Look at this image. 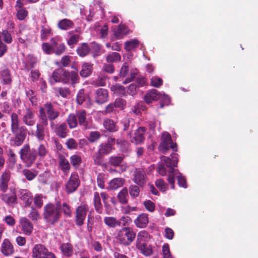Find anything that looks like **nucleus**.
<instances>
[{"mask_svg":"<svg viewBox=\"0 0 258 258\" xmlns=\"http://www.w3.org/2000/svg\"><path fill=\"white\" fill-rule=\"evenodd\" d=\"M17 11V18L19 20H23L28 15V12L24 9L16 10Z\"/></svg>","mask_w":258,"mask_h":258,"instance_id":"obj_56","label":"nucleus"},{"mask_svg":"<svg viewBox=\"0 0 258 258\" xmlns=\"http://www.w3.org/2000/svg\"><path fill=\"white\" fill-rule=\"evenodd\" d=\"M88 207L85 204H81L76 210V222L78 225H82L85 219Z\"/></svg>","mask_w":258,"mask_h":258,"instance_id":"obj_9","label":"nucleus"},{"mask_svg":"<svg viewBox=\"0 0 258 258\" xmlns=\"http://www.w3.org/2000/svg\"><path fill=\"white\" fill-rule=\"evenodd\" d=\"M70 162L75 168L78 167L81 162V157L78 155H73L70 157Z\"/></svg>","mask_w":258,"mask_h":258,"instance_id":"obj_52","label":"nucleus"},{"mask_svg":"<svg viewBox=\"0 0 258 258\" xmlns=\"http://www.w3.org/2000/svg\"><path fill=\"white\" fill-rule=\"evenodd\" d=\"M22 120L26 125L33 126L36 122L34 111L30 108H26L22 115Z\"/></svg>","mask_w":258,"mask_h":258,"instance_id":"obj_10","label":"nucleus"},{"mask_svg":"<svg viewBox=\"0 0 258 258\" xmlns=\"http://www.w3.org/2000/svg\"><path fill=\"white\" fill-rule=\"evenodd\" d=\"M121 59L120 55L117 52H111L106 57V61L108 62H114L119 61Z\"/></svg>","mask_w":258,"mask_h":258,"instance_id":"obj_50","label":"nucleus"},{"mask_svg":"<svg viewBox=\"0 0 258 258\" xmlns=\"http://www.w3.org/2000/svg\"><path fill=\"white\" fill-rule=\"evenodd\" d=\"M40 122L37 124H40L42 126H46L48 125V117L46 115L44 109L41 107L39 109V116Z\"/></svg>","mask_w":258,"mask_h":258,"instance_id":"obj_42","label":"nucleus"},{"mask_svg":"<svg viewBox=\"0 0 258 258\" xmlns=\"http://www.w3.org/2000/svg\"><path fill=\"white\" fill-rule=\"evenodd\" d=\"M160 93L155 89L149 91L144 97L145 101L147 104L151 103L154 101L160 99Z\"/></svg>","mask_w":258,"mask_h":258,"instance_id":"obj_25","label":"nucleus"},{"mask_svg":"<svg viewBox=\"0 0 258 258\" xmlns=\"http://www.w3.org/2000/svg\"><path fill=\"white\" fill-rule=\"evenodd\" d=\"M11 177V172L9 170L4 171L0 177V191L5 192L8 188V183Z\"/></svg>","mask_w":258,"mask_h":258,"instance_id":"obj_17","label":"nucleus"},{"mask_svg":"<svg viewBox=\"0 0 258 258\" xmlns=\"http://www.w3.org/2000/svg\"><path fill=\"white\" fill-rule=\"evenodd\" d=\"M139 42L137 39H134L128 41L124 43V48L127 51L132 50L139 46Z\"/></svg>","mask_w":258,"mask_h":258,"instance_id":"obj_43","label":"nucleus"},{"mask_svg":"<svg viewBox=\"0 0 258 258\" xmlns=\"http://www.w3.org/2000/svg\"><path fill=\"white\" fill-rule=\"evenodd\" d=\"M128 190L123 188L118 194L117 198L120 203L126 204L127 203Z\"/></svg>","mask_w":258,"mask_h":258,"instance_id":"obj_40","label":"nucleus"},{"mask_svg":"<svg viewBox=\"0 0 258 258\" xmlns=\"http://www.w3.org/2000/svg\"><path fill=\"white\" fill-rule=\"evenodd\" d=\"M43 108L45 113L46 112L48 118L50 120H54L59 116V112L55 110L50 103H46Z\"/></svg>","mask_w":258,"mask_h":258,"instance_id":"obj_22","label":"nucleus"},{"mask_svg":"<svg viewBox=\"0 0 258 258\" xmlns=\"http://www.w3.org/2000/svg\"><path fill=\"white\" fill-rule=\"evenodd\" d=\"M51 128L54 130L55 132L59 137L61 138H65L67 136V125L64 123H62L57 127L55 126L53 122L50 123Z\"/></svg>","mask_w":258,"mask_h":258,"instance_id":"obj_24","label":"nucleus"},{"mask_svg":"<svg viewBox=\"0 0 258 258\" xmlns=\"http://www.w3.org/2000/svg\"><path fill=\"white\" fill-rule=\"evenodd\" d=\"M92 72V65L88 62H84L80 71V75L83 77L89 76Z\"/></svg>","mask_w":258,"mask_h":258,"instance_id":"obj_32","label":"nucleus"},{"mask_svg":"<svg viewBox=\"0 0 258 258\" xmlns=\"http://www.w3.org/2000/svg\"><path fill=\"white\" fill-rule=\"evenodd\" d=\"M115 144V139L109 138L106 143H103L100 144L98 150L100 153L103 155H107L109 154L113 149V146Z\"/></svg>","mask_w":258,"mask_h":258,"instance_id":"obj_16","label":"nucleus"},{"mask_svg":"<svg viewBox=\"0 0 258 258\" xmlns=\"http://www.w3.org/2000/svg\"><path fill=\"white\" fill-rule=\"evenodd\" d=\"M67 122L71 128L76 127L78 125L76 115L70 114L67 118Z\"/></svg>","mask_w":258,"mask_h":258,"instance_id":"obj_49","label":"nucleus"},{"mask_svg":"<svg viewBox=\"0 0 258 258\" xmlns=\"http://www.w3.org/2000/svg\"><path fill=\"white\" fill-rule=\"evenodd\" d=\"M146 129L145 127H139L135 132L133 136H131V142L135 144H141L145 140L144 135Z\"/></svg>","mask_w":258,"mask_h":258,"instance_id":"obj_11","label":"nucleus"},{"mask_svg":"<svg viewBox=\"0 0 258 258\" xmlns=\"http://www.w3.org/2000/svg\"><path fill=\"white\" fill-rule=\"evenodd\" d=\"M94 204L96 210L99 213L102 212V205L99 193L96 192L94 195Z\"/></svg>","mask_w":258,"mask_h":258,"instance_id":"obj_48","label":"nucleus"},{"mask_svg":"<svg viewBox=\"0 0 258 258\" xmlns=\"http://www.w3.org/2000/svg\"><path fill=\"white\" fill-rule=\"evenodd\" d=\"M150 238L148 233L145 231H140L137 235V247L142 249L144 247L143 244L146 243Z\"/></svg>","mask_w":258,"mask_h":258,"instance_id":"obj_20","label":"nucleus"},{"mask_svg":"<svg viewBox=\"0 0 258 258\" xmlns=\"http://www.w3.org/2000/svg\"><path fill=\"white\" fill-rule=\"evenodd\" d=\"M23 174L28 180H32L37 175V172L35 170L25 169L23 170Z\"/></svg>","mask_w":258,"mask_h":258,"instance_id":"obj_53","label":"nucleus"},{"mask_svg":"<svg viewBox=\"0 0 258 258\" xmlns=\"http://www.w3.org/2000/svg\"><path fill=\"white\" fill-rule=\"evenodd\" d=\"M1 76L3 79V82L5 84H10L12 82V78L8 69H5L2 71Z\"/></svg>","mask_w":258,"mask_h":258,"instance_id":"obj_44","label":"nucleus"},{"mask_svg":"<svg viewBox=\"0 0 258 258\" xmlns=\"http://www.w3.org/2000/svg\"><path fill=\"white\" fill-rule=\"evenodd\" d=\"M59 206L61 207L60 202H57L55 205L48 204L44 207L43 215L47 222L54 224L58 220L60 216Z\"/></svg>","mask_w":258,"mask_h":258,"instance_id":"obj_3","label":"nucleus"},{"mask_svg":"<svg viewBox=\"0 0 258 258\" xmlns=\"http://www.w3.org/2000/svg\"><path fill=\"white\" fill-rule=\"evenodd\" d=\"M159 100H160L161 101V108H163L165 105H169L170 102V99L169 97L164 93H160V99Z\"/></svg>","mask_w":258,"mask_h":258,"instance_id":"obj_51","label":"nucleus"},{"mask_svg":"<svg viewBox=\"0 0 258 258\" xmlns=\"http://www.w3.org/2000/svg\"><path fill=\"white\" fill-rule=\"evenodd\" d=\"M152 86L158 88L162 84V80L158 77H153L151 79Z\"/></svg>","mask_w":258,"mask_h":258,"instance_id":"obj_62","label":"nucleus"},{"mask_svg":"<svg viewBox=\"0 0 258 258\" xmlns=\"http://www.w3.org/2000/svg\"><path fill=\"white\" fill-rule=\"evenodd\" d=\"M19 198L25 204L26 207L30 206L33 201L31 192L27 189H22L19 191Z\"/></svg>","mask_w":258,"mask_h":258,"instance_id":"obj_18","label":"nucleus"},{"mask_svg":"<svg viewBox=\"0 0 258 258\" xmlns=\"http://www.w3.org/2000/svg\"><path fill=\"white\" fill-rule=\"evenodd\" d=\"M66 144L67 146V148L70 150L77 149L78 147L77 143L73 138H70L68 139Z\"/></svg>","mask_w":258,"mask_h":258,"instance_id":"obj_64","label":"nucleus"},{"mask_svg":"<svg viewBox=\"0 0 258 258\" xmlns=\"http://www.w3.org/2000/svg\"><path fill=\"white\" fill-rule=\"evenodd\" d=\"M60 205L61 207L59 206L58 208L59 211L60 212V210H61L65 215L70 216L71 214L70 207L65 203H63L62 204L60 203Z\"/></svg>","mask_w":258,"mask_h":258,"instance_id":"obj_59","label":"nucleus"},{"mask_svg":"<svg viewBox=\"0 0 258 258\" xmlns=\"http://www.w3.org/2000/svg\"><path fill=\"white\" fill-rule=\"evenodd\" d=\"M130 30L128 28L124 25H120L118 28L113 31L114 36L117 39H122L124 36L128 34Z\"/></svg>","mask_w":258,"mask_h":258,"instance_id":"obj_26","label":"nucleus"},{"mask_svg":"<svg viewBox=\"0 0 258 258\" xmlns=\"http://www.w3.org/2000/svg\"><path fill=\"white\" fill-rule=\"evenodd\" d=\"M26 130L25 127L21 126L20 129L17 130L15 133H12L15 135V137L11 139V144L15 146L22 145L26 137Z\"/></svg>","mask_w":258,"mask_h":258,"instance_id":"obj_8","label":"nucleus"},{"mask_svg":"<svg viewBox=\"0 0 258 258\" xmlns=\"http://www.w3.org/2000/svg\"><path fill=\"white\" fill-rule=\"evenodd\" d=\"M104 222L106 225L111 228L115 227L119 224L118 220L113 217H107L104 218Z\"/></svg>","mask_w":258,"mask_h":258,"instance_id":"obj_47","label":"nucleus"},{"mask_svg":"<svg viewBox=\"0 0 258 258\" xmlns=\"http://www.w3.org/2000/svg\"><path fill=\"white\" fill-rule=\"evenodd\" d=\"M44 126L40 124H37L36 131L35 135L39 141H42L44 138Z\"/></svg>","mask_w":258,"mask_h":258,"instance_id":"obj_46","label":"nucleus"},{"mask_svg":"<svg viewBox=\"0 0 258 258\" xmlns=\"http://www.w3.org/2000/svg\"><path fill=\"white\" fill-rule=\"evenodd\" d=\"M89 51L90 48L88 44L85 43L79 46L77 49V54L81 57L87 55Z\"/></svg>","mask_w":258,"mask_h":258,"instance_id":"obj_39","label":"nucleus"},{"mask_svg":"<svg viewBox=\"0 0 258 258\" xmlns=\"http://www.w3.org/2000/svg\"><path fill=\"white\" fill-rule=\"evenodd\" d=\"M32 256V258H56L54 253L41 244H37L34 246Z\"/></svg>","mask_w":258,"mask_h":258,"instance_id":"obj_5","label":"nucleus"},{"mask_svg":"<svg viewBox=\"0 0 258 258\" xmlns=\"http://www.w3.org/2000/svg\"><path fill=\"white\" fill-rule=\"evenodd\" d=\"M48 153L46 146L44 144H40L37 148L38 155L40 157H44Z\"/></svg>","mask_w":258,"mask_h":258,"instance_id":"obj_60","label":"nucleus"},{"mask_svg":"<svg viewBox=\"0 0 258 258\" xmlns=\"http://www.w3.org/2000/svg\"><path fill=\"white\" fill-rule=\"evenodd\" d=\"M34 203L36 207L41 208L43 204V196L39 194L36 195L34 199Z\"/></svg>","mask_w":258,"mask_h":258,"instance_id":"obj_61","label":"nucleus"},{"mask_svg":"<svg viewBox=\"0 0 258 258\" xmlns=\"http://www.w3.org/2000/svg\"><path fill=\"white\" fill-rule=\"evenodd\" d=\"M124 156L123 155H113L108 159V164L113 167H117L122 162Z\"/></svg>","mask_w":258,"mask_h":258,"instance_id":"obj_30","label":"nucleus"},{"mask_svg":"<svg viewBox=\"0 0 258 258\" xmlns=\"http://www.w3.org/2000/svg\"><path fill=\"white\" fill-rule=\"evenodd\" d=\"M21 160L29 167L32 165L36 159L37 153L35 149H30L29 144L24 145L19 152Z\"/></svg>","mask_w":258,"mask_h":258,"instance_id":"obj_2","label":"nucleus"},{"mask_svg":"<svg viewBox=\"0 0 258 258\" xmlns=\"http://www.w3.org/2000/svg\"><path fill=\"white\" fill-rule=\"evenodd\" d=\"M76 116L78 118L79 124L82 126L84 129L90 128L91 127V124L86 118V112L84 110H79L76 112Z\"/></svg>","mask_w":258,"mask_h":258,"instance_id":"obj_13","label":"nucleus"},{"mask_svg":"<svg viewBox=\"0 0 258 258\" xmlns=\"http://www.w3.org/2000/svg\"><path fill=\"white\" fill-rule=\"evenodd\" d=\"M73 26V23L72 21L64 19L60 21L58 23V27L62 30H67L72 28Z\"/></svg>","mask_w":258,"mask_h":258,"instance_id":"obj_41","label":"nucleus"},{"mask_svg":"<svg viewBox=\"0 0 258 258\" xmlns=\"http://www.w3.org/2000/svg\"><path fill=\"white\" fill-rule=\"evenodd\" d=\"M1 252L5 256H9L14 252V248L12 243L8 239L3 241L0 248Z\"/></svg>","mask_w":258,"mask_h":258,"instance_id":"obj_14","label":"nucleus"},{"mask_svg":"<svg viewBox=\"0 0 258 258\" xmlns=\"http://www.w3.org/2000/svg\"><path fill=\"white\" fill-rule=\"evenodd\" d=\"M129 192L132 197L136 198L139 195L140 189L138 186L132 185L129 187Z\"/></svg>","mask_w":258,"mask_h":258,"instance_id":"obj_58","label":"nucleus"},{"mask_svg":"<svg viewBox=\"0 0 258 258\" xmlns=\"http://www.w3.org/2000/svg\"><path fill=\"white\" fill-rule=\"evenodd\" d=\"M136 233L130 228H123L119 231L116 238L123 245H129L134 240Z\"/></svg>","mask_w":258,"mask_h":258,"instance_id":"obj_4","label":"nucleus"},{"mask_svg":"<svg viewBox=\"0 0 258 258\" xmlns=\"http://www.w3.org/2000/svg\"><path fill=\"white\" fill-rule=\"evenodd\" d=\"M144 248L142 249L141 248H138L140 251L146 256L151 255L153 253L152 248L151 245H148L147 243L143 244Z\"/></svg>","mask_w":258,"mask_h":258,"instance_id":"obj_54","label":"nucleus"},{"mask_svg":"<svg viewBox=\"0 0 258 258\" xmlns=\"http://www.w3.org/2000/svg\"><path fill=\"white\" fill-rule=\"evenodd\" d=\"M171 158L172 161H171V159L166 156H163L161 157L162 161H164L166 165V167L169 168L170 171H172L173 167L176 166L178 162V157L177 154L176 153H173L171 154Z\"/></svg>","mask_w":258,"mask_h":258,"instance_id":"obj_21","label":"nucleus"},{"mask_svg":"<svg viewBox=\"0 0 258 258\" xmlns=\"http://www.w3.org/2000/svg\"><path fill=\"white\" fill-rule=\"evenodd\" d=\"M172 149L174 151H177V145L172 141L171 136L167 132H164L162 135V142L159 145V150L163 153Z\"/></svg>","mask_w":258,"mask_h":258,"instance_id":"obj_6","label":"nucleus"},{"mask_svg":"<svg viewBox=\"0 0 258 258\" xmlns=\"http://www.w3.org/2000/svg\"><path fill=\"white\" fill-rule=\"evenodd\" d=\"M95 29L99 32L102 38L105 37L108 34V27L106 25L101 26L98 24H96L95 25Z\"/></svg>","mask_w":258,"mask_h":258,"instance_id":"obj_45","label":"nucleus"},{"mask_svg":"<svg viewBox=\"0 0 258 258\" xmlns=\"http://www.w3.org/2000/svg\"><path fill=\"white\" fill-rule=\"evenodd\" d=\"M162 253L164 258H174L171 254L169 246L167 243H165L163 245Z\"/></svg>","mask_w":258,"mask_h":258,"instance_id":"obj_57","label":"nucleus"},{"mask_svg":"<svg viewBox=\"0 0 258 258\" xmlns=\"http://www.w3.org/2000/svg\"><path fill=\"white\" fill-rule=\"evenodd\" d=\"M108 92L102 88L98 89L96 92V101L98 104H102L108 99Z\"/></svg>","mask_w":258,"mask_h":258,"instance_id":"obj_23","label":"nucleus"},{"mask_svg":"<svg viewBox=\"0 0 258 258\" xmlns=\"http://www.w3.org/2000/svg\"><path fill=\"white\" fill-rule=\"evenodd\" d=\"M59 166L65 174H67L70 170V164L69 161L63 156L59 157Z\"/></svg>","mask_w":258,"mask_h":258,"instance_id":"obj_29","label":"nucleus"},{"mask_svg":"<svg viewBox=\"0 0 258 258\" xmlns=\"http://www.w3.org/2000/svg\"><path fill=\"white\" fill-rule=\"evenodd\" d=\"M133 180L139 186H142L144 185L146 182V174L142 168L136 169L134 172Z\"/></svg>","mask_w":258,"mask_h":258,"instance_id":"obj_15","label":"nucleus"},{"mask_svg":"<svg viewBox=\"0 0 258 258\" xmlns=\"http://www.w3.org/2000/svg\"><path fill=\"white\" fill-rule=\"evenodd\" d=\"M3 41L8 44H10L13 41V38L11 34L7 30H3L2 32H0V40Z\"/></svg>","mask_w":258,"mask_h":258,"instance_id":"obj_38","label":"nucleus"},{"mask_svg":"<svg viewBox=\"0 0 258 258\" xmlns=\"http://www.w3.org/2000/svg\"><path fill=\"white\" fill-rule=\"evenodd\" d=\"M52 35L51 30L49 26L44 25L41 27V39L42 40H46L48 37Z\"/></svg>","mask_w":258,"mask_h":258,"instance_id":"obj_37","label":"nucleus"},{"mask_svg":"<svg viewBox=\"0 0 258 258\" xmlns=\"http://www.w3.org/2000/svg\"><path fill=\"white\" fill-rule=\"evenodd\" d=\"M103 125L105 128L109 132H115L117 130L115 123L110 119L104 120Z\"/></svg>","mask_w":258,"mask_h":258,"instance_id":"obj_34","label":"nucleus"},{"mask_svg":"<svg viewBox=\"0 0 258 258\" xmlns=\"http://www.w3.org/2000/svg\"><path fill=\"white\" fill-rule=\"evenodd\" d=\"M114 105L115 107L119 108L122 110L125 107L126 101L121 98L116 99L114 101Z\"/></svg>","mask_w":258,"mask_h":258,"instance_id":"obj_63","label":"nucleus"},{"mask_svg":"<svg viewBox=\"0 0 258 258\" xmlns=\"http://www.w3.org/2000/svg\"><path fill=\"white\" fill-rule=\"evenodd\" d=\"M136 225L139 228L145 227L149 222L148 216L147 214L142 213L138 216L134 221Z\"/></svg>","mask_w":258,"mask_h":258,"instance_id":"obj_27","label":"nucleus"},{"mask_svg":"<svg viewBox=\"0 0 258 258\" xmlns=\"http://www.w3.org/2000/svg\"><path fill=\"white\" fill-rule=\"evenodd\" d=\"M124 183V180L122 178H115L109 182V187L112 189H116L122 186Z\"/></svg>","mask_w":258,"mask_h":258,"instance_id":"obj_33","label":"nucleus"},{"mask_svg":"<svg viewBox=\"0 0 258 258\" xmlns=\"http://www.w3.org/2000/svg\"><path fill=\"white\" fill-rule=\"evenodd\" d=\"M1 197L2 200L9 205L15 204L17 202V197L14 194H2Z\"/></svg>","mask_w":258,"mask_h":258,"instance_id":"obj_35","label":"nucleus"},{"mask_svg":"<svg viewBox=\"0 0 258 258\" xmlns=\"http://www.w3.org/2000/svg\"><path fill=\"white\" fill-rule=\"evenodd\" d=\"M62 253L66 256H71L73 252V247L69 243H62L60 247Z\"/></svg>","mask_w":258,"mask_h":258,"instance_id":"obj_31","label":"nucleus"},{"mask_svg":"<svg viewBox=\"0 0 258 258\" xmlns=\"http://www.w3.org/2000/svg\"><path fill=\"white\" fill-rule=\"evenodd\" d=\"M11 130L12 133H15L17 130L20 129V120L18 114L16 113L13 112L11 115Z\"/></svg>","mask_w":258,"mask_h":258,"instance_id":"obj_28","label":"nucleus"},{"mask_svg":"<svg viewBox=\"0 0 258 258\" xmlns=\"http://www.w3.org/2000/svg\"><path fill=\"white\" fill-rule=\"evenodd\" d=\"M110 89L114 94H116V95L120 96L126 95V91L124 88L119 84H116L115 85L112 86Z\"/></svg>","mask_w":258,"mask_h":258,"instance_id":"obj_36","label":"nucleus"},{"mask_svg":"<svg viewBox=\"0 0 258 258\" xmlns=\"http://www.w3.org/2000/svg\"><path fill=\"white\" fill-rule=\"evenodd\" d=\"M175 176L178 180V184L179 186L186 188L187 185L185 177L182 176L176 169H172V171H169V172L168 181L169 184L171 185V188H174Z\"/></svg>","mask_w":258,"mask_h":258,"instance_id":"obj_7","label":"nucleus"},{"mask_svg":"<svg viewBox=\"0 0 258 258\" xmlns=\"http://www.w3.org/2000/svg\"><path fill=\"white\" fill-rule=\"evenodd\" d=\"M156 186L162 192H165L168 188L167 184L162 179H159L155 182Z\"/></svg>","mask_w":258,"mask_h":258,"instance_id":"obj_55","label":"nucleus"},{"mask_svg":"<svg viewBox=\"0 0 258 258\" xmlns=\"http://www.w3.org/2000/svg\"><path fill=\"white\" fill-rule=\"evenodd\" d=\"M20 226L23 232L30 235L32 232L33 226L31 222L26 218H22L20 220Z\"/></svg>","mask_w":258,"mask_h":258,"instance_id":"obj_19","label":"nucleus"},{"mask_svg":"<svg viewBox=\"0 0 258 258\" xmlns=\"http://www.w3.org/2000/svg\"><path fill=\"white\" fill-rule=\"evenodd\" d=\"M78 176L76 174H72L66 184V189L68 192H73L75 191L79 185Z\"/></svg>","mask_w":258,"mask_h":258,"instance_id":"obj_12","label":"nucleus"},{"mask_svg":"<svg viewBox=\"0 0 258 258\" xmlns=\"http://www.w3.org/2000/svg\"><path fill=\"white\" fill-rule=\"evenodd\" d=\"M79 79V76L76 72H67L62 69L55 70L50 78V82L53 84L56 82H62L68 83L71 81L72 83L74 84L77 83Z\"/></svg>","mask_w":258,"mask_h":258,"instance_id":"obj_1","label":"nucleus"}]
</instances>
